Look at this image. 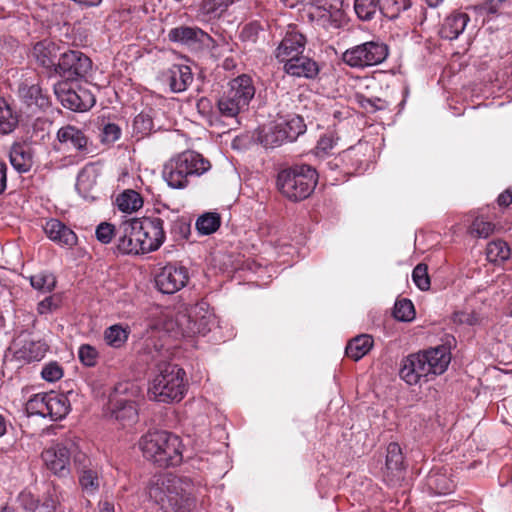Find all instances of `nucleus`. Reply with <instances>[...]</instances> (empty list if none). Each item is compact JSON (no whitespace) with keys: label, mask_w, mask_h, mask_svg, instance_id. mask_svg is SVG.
Returning a JSON list of instances; mask_svg holds the SVG:
<instances>
[{"label":"nucleus","mask_w":512,"mask_h":512,"mask_svg":"<svg viewBox=\"0 0 512 512\" xmlns=\"http://www.w3.org/2000/svg\"><path fill=\"white\" fill-rule=\"evenodd\" d=\"M78 356L81 363L87 367H93L98 361V351L89 344H83L79 347Z\"/></svg>","instance_id":"obj_54"},{"label":"nucleus","mask_w":512,"mask_h":512,"mask_svg":"<svg viewBox=\"0 0 512 512\" xmlns=\"http://www.w3.org/2000/svg\"><path fill=\"white\" fill-rule=\"evenodd\" d=\"M278 120L280 121L282 128L285 130V134H287L290 142L296 140L306 131V125L303 118L297 114L279 116Z\"/></svg>","instance_id":"obj_35"},{"label":"nucleus","mask_w":512,"mask_h":512,"mask_svg":"<svg viewBox=\"0 0 512 512\" xmlns=\"http://www.w3.org/2000/svg\"><path fill=\"white\" fill-rule=\"evenodd\" d=\"M31 286L42 292H51L56 286V278L52 273L43 271L30 277Z\"/></svg>","instance_id":"obj_47"},{"label":"nucleus","mask_w":512,"mask_h":512,"mask_svg":"<svg viewBox=\"0 0 512 512\" xmlns=\"http://www.w3.org/2000/svg\"><path fill=\"white\" fill-rule=\"evenodd\" d=\"M164 82L174 93L185 91L193 81V74L189 66L174 64L163 74Z\"/></svg>","instance_id":"obj_21"},{"label":"nucleus","mask_w":512,"mask_h":512,"mask_svg":"<svg viewBox=\"0 0 512 512\" xmlns=\"http://www.w3.org/2000/svg\"><path fill=\"white\" fill-rule=\"evenodd\" d=\"M373 347V339L368 334H361L350 340L346 346V355L355 361L364 357Z\"/></svg>","instance_id":"obj_32"},{"label":"nucleus","mask_w":512,"mask_h":512,"mask_svg":"<svg viewBox=\"0 0 512 512\" xmlns=\"http://www.w3.org/2000/svg\"><path fill=\"white\" fill-rule=\"evenodd\" d=\"M75 465L78 469L79 484L87 496L95 495L100 488L99 470L85 453L75 455Z\"/></svg>","instance_id":"obj_12"},{"label":"nucleus","mask_w":512,"mask_h":512,"mask_svg":"<svg viewBox=\"0 0 512 512\" xmlns=\"http://www.w3.org/2000/svg\"><path fill=\"white\" fill-rule=\"evenodd\" d=\"M138 224L136 218H130L122 221L117 227L116 248L121 254H142L141 241L136 235Z\"/></svg>","instance_id":"obj_14"},{"label":"nucleus","mask_w":512,"mask_h":512,"mask_svg":"<svg viewBox=\"0 0 512 512\" xmlns=\"http://www.w3.org/2000/svg\"><path fill=\"white\" fill-rule=\"evenodd\" d=\"M421 354L425 360L429 376L443 374L451 361L450 351L444 345L422 351Z\"/></svg>","instance_id":"obj_18"},{"label":"nucleus","mask_w":512,"mask_h":512,"mask_svg":"<svg viewBox=\"0 0 512 512\" xmlns=\"http://www.w3.org/2000/svg\"><path fill=\"white\" fill-rule=\"evenodd\" d=\"M89 180H90V175H89V174H87V173H85V172L81 173V174L78 176V180H77V187H78V188L83 187V186L85 185V183H86L87 181H89Z\"/></svg>","instance_id":"obj_63"},{"label":"nucleus","mask_w":512,"mask_h":512,"mask_svg":"<svg viewBox=\"0 0 512 512\" xmlns=\"http://www.w3.org/2000/svg\"><path fill=\"white\" fill-rule=\"evenodd\" d=\"M210 168V161L201 154L185 151L169 160L164 166L163 177L171 188L184 189L191 178L203 175Z\"/></svg>","instance_id":"obj_4"},{"label":"nucleus","mask_w":512,"mask_h":512,"mask_svg":"<svg viewBox=\"0 0 512 512\" xmlns=\"http://www.w3.org/2000/svg\"><path fill=\"white\" fill-rule=\"evenodd\" d=\"M120 135V127L114 123H108L102 129V133L100 135L101 142L105 144L114 143L120 138Z\"/></svg>","instance_id":"obj_56"},{"label":"nucleus","mask_w":512,"mask_h":512,"mask_svg":"<svg viewBox=\"0 0 512 512\" xmlns=\"http://www.w3.org/2000/svg\"><path fill=\"white\" fill-rule=\"evenodd\" d=\"M486 256L489 262H503L510 257V248L508 244L501 239L493 240L487 245Z\"/></svg>","instance_id":"obj_41"},{"label":"nucleus","mask_w":512,"mask_h":512,"mask_svg":"<svg viewBox=\"0 0 512 512\" xmlns=\"http://www.w3.org/2000/svg\"><path fill=\"white\" fill-rule=\"evenodd\" d=\"M7 187V166L4 162H0V195Z\"/></svg>","instance_id":"obj_60"},{"label":"nucleus","mask_w":512,"mask_h":512,"mask_svg":"<svg viewBox=\"0 0 512 512\" xmlns=\"http://www.w3.org/2000/svg\"><path fill=\"white\" fill-rule=\"evenodd\" d=\"M225 96H227L230 101L236 103L239 107H241L243 110L246 109L247 105L244 104L240 99H238L237 97H234V95L232 94L231 91L229 90H226L224 93H223Z\"/></svg>","instance_id":"obj_62"},{"label":"nucleus","mask_w":512,"mask_h":512,"mask_svg":"<svg viewBox=\"0 0 512 512\" xmlns=\"http://www.w3.org/2000/svg\"><path fill=\"white\" fill-rule=\"evenodd\" d=\"M234 97L240 99L247 106L255 95V87L252 78L246 74L232 79L228 84V89Z\"/></svg>","instance_id":"obj_27"},{"label":"nucleus","mask_w":512,"mask_h":512,"mask_svg":"<svg viewBox=\"0 0 512 512\" xmlns=\"http://www.w3.org/2000/svg\"><path fill=\"white\" fill-rule=\"evenodd\" d=\"M83 453L74 438H67L42 452V459L46 467L55 475L66 476L69 473L70 458Z\"/></svg>","instance_id":"obj_7"},{"label":"nucleus","mask_w":512,"mask_h":512,"mask_svg":"<svg viewBox=\"0 0 512 512\" xmlns=\"http://www.w3.org/2000/svg\"><path fill=\"white\" fill-rule=\"evenodd\" d=\"M43 229L47 237L60 246L73 247L77 243L74 231L58 219H49Z\"/></svg>","instance_id":"obj_20"},{"label":"nucleus","mask_w":512,"mask_h":512,"mask_svg":"<svg viewBox=\"0 0 512 512\" xmlns=\"http://www.w3.org/2000/svg\"><path fill=\"white\" fill-rule=\"evenodd\" d=\"M334 147V140L331 136H324L318 141L317 148L325 153L332 150Z\"/></svg>","instance_id":"obj_59"},{"label":"nucleus","mask_w":512,"mask_h":512,"mask_svg":"<svg viewBox=\"0 0 512 512\" xmlns=\"http://www.w3.org/2000/svg\"><path fill=\"white\" fill-rule=\"evenodd\" d=\"M57 306L54 297L49 296L38 303L37 311L39 314H47L54 311Z\"/></svg>","instance_id":"obj_57"},{"label":"nucleus","mask_w":512,"mask_h":512,"mask_svg":"<svg viewBox=\"0 0 512 512\" xmlns=\"http://www.w3.org/2000/svg\"><path fill=\"white\" fill-rule=\"evenodd\" d=\"M194 490L190 478L165 474L150 484L148 495L164 512H191L195 507Z\"/></svg>","instance_id":"obj_1"},{"label":"nucleus","mask_w":512,"mask_h":512,"mask_svg":"<svg viewBox=\"0 0 512 512\" xmlns=\"http://www.w3.org/2000/svg\"><path fill=\"white\" fill-rule=\"evenodd\" d=\"M507 1L508 0H486L482 3L481 9L484 10L487 14L494 15L498 13L500 5Z\"/></svg>","instance_id":"obj_58"},{"label":"nucleus","mask_w":512,"mask_h":512,"mask_svg":"<svg viewBox=\"0 0 512 512\" xmlns=\"http://www.w3.org/2000/svg\"><path fill=\"white\" fill-rule=\"evenodd\" d=\"M64 375L63 367L56 361L45 364L41 370V377L47 382H56Z\"/></svg>","instance_id":"obj_53"},{"label":"nucleus","mask_w":512,"mask_h":512,"mask_svg":"<svg viewBox=\"0 0 512 512\" xmlns=\"http://www.w3.org/2000/svg\"><path fill=\"white\" fill-rule=\"evenodd\" d=\"M57 140L68 150L77 153H89V139L85 133L74 125H65L57 131Z\"/></svg>","instance_id":"obj_16"},{"label":"nucleus","mask_w":512,"mask_h":512,"mask_svg":"<svg viewBox=\"0 0 512 512\" xmlns=\"http://www.w3.org/2000/svg\"><path fill=\"white\" fill-rule=\"evenodd\" d=\"M55 94L62 105L72 111H86L95 104V98L89 90L82 87L72 89L68 83L55 86Z\"/></svg>","instance_id":"obj_11"},{"label":"nucleus","mask_w":512,"mask_h":512,"mask_svg":"<svg viewBox=\"0 0 512 512\" xmlns=\"http://www.w3.org/2000/svg\"><path fill=\"white\" fill-rule=\"evenodd\" d=\"M497 202L499 206H508L512 202V194L509 191H504L498 196Z\"/></svg>","instance_id":"obj_61"},{"label":"nucleus","mask_w":512,"mask_h":512,"mask_svg":"<svg viewBox=\"0 0 512 512\" xmlns=\"http://www.w3.org/2000/svg\"><path fill=\"white\" fill-rule=\"evenodd\" d=\"M311 15L326 28H338L342 16L341 0H320Z\"/></svg>","instance_id":"obj_19"},{"label":"nucleus","mask_w":512,"mask_h":512,"mask_svg":"<svg viewBox=\"0 0 512 512\" xmlns=\"http://www.w3.org/2000/svg\"><path fill=\"white\" fill-rule=\"evenodd\" d=\"M221 217L216 212H206L198 217L196 229L202 235H210L218 230Z\"/></svg>","instance_id":"obj_43"},{"label":"nucleus","mask_w":512,"mask_h":512,"mask_svg":"<svg viewBox=\"0 0 512 512\" xmlns=\"http://www.w3.org/2000/svg\"><path fill=\"white\" fill-rule=\"evenodd\" d=\"M10 163L19 173L28 172L32 165V154L30 148L23 144H14L9 153Z\"/></svg>","instance_id":"obj_29"},{"label":"nucleus","mask_w":512,"mask_h":512,"mask_svg":"<svg viewBox=\"0 0 512 512\" xmlns=\"http://www.w3.org/2000/svg\"><path fill=\"white\" fill-rule=\"evenodd\" d=\"M48 345L41 340L25 341L22 347L16 352L19 359L27 362L41 360L48 351Z\"/></svg>","instance_id":"obj_33"},{"label":"nucleus","mask_w":512,"mask_h":512,"mask_svg":"<svg viewBox=\"0 0 512 512\" xmlns=\"http://www.w3.org/2000/svg\"><path fill=\"white\" fill-rule=\"evenodd\" d=\"M469 21L470 17L468 14L463 12H453L446 17L444 23L442 24L440 30L442 38L448 40L457 39L459 35L462 34L465 30V27Z\"/></svg>","instance_id":"obj_26"},{"label":"nucleus","mask_w":512,"mask_h":512,"mask_svg":"<svg viewBox=\"0 0 512 512\" xmlns=\"http://www.w3.org/2000/svg\"><path fill=\"white\" fill-rule=\"evenodd\" d=\"M112 408V416L119 422L125 425L126 423H132L137 420L138 411L136 408V403H128L122 400L111 401Z\"/></svg>","instance_id":"obj_36"},{"label":"nucleus","mask_w":512,"mask_h":512,"mask_svg":"<svg viewBox=\"0 0 512 512\" xmlns=\"http://www.w3.org/2000/svg\"><path fill=\"white\" fill-rule=\"evenodd\" d=\"M393 315L399 321H411L415 316L412 301L406 298L397 300L394 305Z\"/></svg>","instance_id":"obj_49"},{"label":"nucleus","mask_w":512,"mask_h":512,"mask_svg":"<svg viewBox=\"0 0 512 512\" xmlns=\"http://www.w3.org/2000/svg\"><path fill=\"white\" fill-rule=\"evenodd\" d=\"M412 279L415 285L422 291H427L430 288L431 282L428 275V267L426 264H418L412 272Z\"/></svg>","instance_id":"obj_52"},{"label":"nucleus","mask_w":512,"mask_h":512,"mask_svg":"<svg viewBox=\"0 0 512 512\" xmlns=\"http://www.w3.org/2000/svg\"><path fill=\"white\" fill-rule=\"evenodd\" d=\"M495 231V224L486 221L483 217H477L470 227L471 235L478 238H488Z\"/></svg>","instance_id":"obj_51"},{"label":"nucleus","mask_w":512,"mask_h":512,"mask_svg":"<svg viewBox=\"0 0 512 512\" xmlns=\"http://www.w3.org/2000/svg\"><path fill=\"white\" fill-rule=\"evenodd\" d=\"M48 393L33 395L26 403V411L29 415H37L46 418Z\"/></svg>","instance_id":"obj_48"},{"label":"nucleus","mask_w":512,"mask_h":512,"mask_svg":"<svg viewBox=\"0 0 512 512\" xmlns=\"http://www.w3.org/2000/svg\"><path fill=\"white\" fill-rule=\"evenodd\" d=\"M133 134L138 138H143L149 135L154 129L152 116L147 112L139 113L133 121Z\"/></svg>","instance_id":"obj_46"},{"label":"nucleus","mask_w":512,"mask_h":512,"mask_svg":"<svg viewBox=\"0 0 512 512\" xmlns=\"http://www.w3.org/2000/svg\"><path fill=\"white\" fill-rule=\"evenodd\" d=\"M116 204L122 212L132 213L143 206V199L137 191L127 189L117 196Z\"/></svg>","instance_id":"obj_38"},{"label":"nucleus","mask_w":512,"mask_h":512,"mask_svg":"<svg viewBox=\"0 0 512 512\" xmlns=\"http://www.w3.org/2000/svg\"><path fill=\"white\" fill-rule=\"evenodd\" d=\"M168 37L170 41L179 42L185 45L200 42L205 46H209V43L214 42V40L203 30L186 26L171 29Z\"/></svg>","instance_id":"obj_22"},{"label":"nucleus","mask_w":512,"mask_h":512,"mask_svg":"<svg viewBox=\"0 0 512 512\" xmlns=\"http://www.w3.org/2000/svg\"><path fill=\"white\" fill-rule=\"evenodd\" d=\"M138 445L143 456L159 466H176L182 461L181 440L167 431H149Z\"/></svg>","instance_id":"obj_3"},{"label":"nucleus","mask_w":512,"mask_h":512,"mask_svg":"<svg viewBox=\"0 0 512 512\" xmlns=\"http://www.w3.org/2000/svg\"><path fill=\"white\" fill-rule=\"evenodd\" d=\"M427 485L436 494H448L453 491V482L445 474L431 471L427 477Z\"/></svg>","instance_id":"obj_42"},{"label":"nucleus","mask_w":512,"mask_h":512,"mask_svg":"<svg viewBox=\"0 0 512 512\" xmlns=\"http://www.w3.org/2000/svg\"><path fill=\"white\" fill-rule=\"evenodd\" d=\"M190 279L188 269L177 263H168L155 275V285L163 294H174L184 288Z\"/></svg>","instance_id":"obj_10"},{"label":"nucleus","mask_w":512,"mask_h":512,"mask_svg":"<svg viewBox=\"0 0 512 512\" xmlns=\"http://www.w3.org/2000/svg\"><path fill=\"white\" fill-rule=\"evenodd\" d=\"M283 70L292 77L314 79L319 74L320 68L313 58L302 53L284 63Z\"/></svg>","instance_id":"obj_17"},{"label":"nucleus","mask_w":512,"mask_h":512,"mask_svg":"<svg viewBox=\"0 0 512 512\" xmlns=\"http://www.w3.org/2000/svg\"><path fill=\"white\" fill-rule=\"evenodd\" d=\"M92 69V61L78 50L61 53L57 62L56 73L67 80L85 77Z\"/></svg>","instance_id":"obj_8"},{"label":"nucleus","mask_w":512,"mask_h":512,"mask_svg":"<svg viewBox=\"0 0 512 512\" xmlns=\"http://www.w3.org/2000/svg\"><path fill=\"white\" fill-rule=\"evenodd\" d=\"M95 235L99 242L108 244L114 237L117 238V228L110 223L103 222L97 226Z\"/></svg>","instance_id":"obj_55"},{"label":"nucleus","mask_w":512,"mask_h":512,"mask_svg":"<svg viewBox=\"0 0 512 512\" xmlns=\"http://www.w3.org/2000/svg\"><path fill=\"white\" fill-rule=\"evenodd\" d=\"M399 376L409 385L418 384L421 379L428 381V371L421 352L413 353L401 361Z\"/></svg>","instance_id":"obj_15"},{"label":"nucleus","mask_w":512,"mask_h":512,"mask_svg":"<svg viewBox=\"0 0 512 512\" xmlns=\"http://www.w3.org/2000/svg\"><path fill=\"white\" fill-rule=\"evenodd\" d=\"M106 343L114 348H120L128 339V332L118 324L112 325L104 332Z\"/></svg>","instance_id":"obj_45"},{"label":"nucleus","mask_w":512,"mask_h":512,"mask_svg":"<svg viewBox=\"0 0 512 512\" xmlns=\"http://www.w3.org/2000/svg\"><path fill=\"white\" fill-rule=\"evenodd\" d=\"M354 9L361 20H371L380 13V0H355Z\"/></svg>","instance_id":"obj_44"},{"label":"nucleus","mask_w":512,"mask_h":512,"mask_svg":"<svg viewBox=\"0 0 512 512\" xmlns=\"http://www.w3.org/2000/svg\"><path fill=\"white\" fill-rule=\"evenodd\" d=\"M21 95L29 106L34 105L40 109H46L50 104L48 96L38 85L21 89Z\"/></svg>","instance_id":"obj_39"},{"label":"nucleus","mask_w":512,"mask_h":512,"mask_svg":"<svg viewBox=\"0 0 512 512\" xmlns=\"http://www.w3.org/2000/svg\"><path fill=\"white\" fill-rule=\"evenodd\" d=\"M217 106L222 117L230 118L234 120L235 123H238L237 116L241 111H243L241 107L230 101V99L224 94L218 99Z\"/></svg>","instance_id":"obj_50"},{"label":"nucleus","mask_w":512,"mask_h":512,"mask_svg":"<svg viewBox=\"0 0 512 512\" xmlns=\"http://www.w3.org/2000/svg\"><path fill=\"white\" fill-rule=\"evenodd\" d=\"M138 237L141 241L142 254L156 251L165 241L163 220L159 217L136 218Z\"/></svg>","instance_id":"obj_9"},{"label":"nucleus","mask_w":512,"mask_h":512,"mask_svg":"<svg viewBox=\"0 0 512 512\" xmlns=\"http://www.w3.org/2000/svg\"><path fill=\"white\" fill-rule=\"evenodd\" d=\"M46 417L52 421L63 419L70 410V402L64 394L48 393Z\"/></svg>","instance_id":"obj_28"},{"label":"nucleus","mask_w":512,"mask_h":512,"mask_svg":"<svg viewBox=\"0 0 512 512\" xmlns=\"http://www.w3.org/2000/svg\"><path fill=\"white\" fill-rule=\"evenodd\" d=\"M404 464L402 450L398 443L392 442L387 446L386 469L393 477H399Z\"/></svg>","instance_id":"obj_37"},{"label":"nucleus","mask_w":512,"mask_h":512,"mask_svg":"<svg viewBox=\"0 0 512 512\" xmlns=\"http://www.w3.org/2000/svg\"><path fill=\"white\" fill-rule=\"evenodd\" d=\"M185 376L184 369L177 364H158L157 374L149 383V399L160 403L181 401L187 391Z\"/></svg>","instance_id":"obj_2"},{"label":"nucleus","mask_w":512,"mask_h":512,"mask_svg":"<svg viewBox=\"0 0 512 512\" xmlns=\"http://www.w3.org/2000/svg\"><path fill=\"white\" fill-rule=\"evenodd\" d=\"M260 142L266 148H275L283 145L284 143L290 142L285 134V130L280 125L278 118L274 124L271 125L267 131H264L260 135Z\"/></svg>","instance_id":"obj_34"},{"label":"nucleus","mask_w":512,"mask_h":512,"mask_svg":"<svg viewBox=\"0 0 512 512\" xmlns=\"http://www.w3.org/2000/svg\"><path fill=\"white\" fill-rule=\"evenodd\" d=\"M100 512H115L114 506L111 503L105 501L100 504Z\"/></svg>","instance_id":"obj_64"},{"label":"nucleus","mask_w":512,"mask_h":512,"mask_svg":"<svg viewBox=\"0 0 512 512\" xmlns=\"http://www.w3.org/2000/svg\"><path fill=\"white\" fill-rule=\"evenodd\" d=\"M19 114L4 98L0 97V134L12 133L19 124Z\"/></svg>","instance_id":"obj_30"},{"label":"nucleus","mask_w":512,"mask_h":512,"mask_svg":"<svg viewBox=\"0 0 512 512\" xmlns=\"http://www.w3.org/2000/svg\"><path fill=\"white\" fill-rule=\"evenodd\" d=\"M233 1L234 0H203L198 7L196 19L203 23L218 19Z\"/></svg>","instance_id":"obj_23"},{"label":"nucleus","mask_w":512,"mask_h":512,"mask_svg":"<svg viewBox=\"0 0 512 512\" xmlns=\"http://www.w3.org/2000/svg\"><path fill=\"white\" fill-rule=\"evenodd\" d=\"M59 47L51 41L38 42L33 48V56L37 62L45 68H54L60 58Z\"/></svg>","instance_id":"obj_24"},{"label":"nucleus","mask_w":512,"mask_h":512,"mask_svg":"<svg viewBox=\"0 0 512 512\" xmlns=\"http://www.w3.org/2000/svg\"><path fill=\"white\" fill-rule=\"evenodd\" d=\"M318 182L316 170L306 164L293 165L281 170L277 176V187L281 194L297 202L308 198Z\"/></svg>","instance_id":"obj_5"},{"label":"nucleus","mask_w":512,"mask_h":512,"mask_svg":"<svg viewBox=\"0 0 512 512\" xmlns=\"http://www.w3.org/2000/svg\"><path fill=\"white\" fill-rule=\"evenodd\" d=\"M142 389L134 381H122L116 384L111 401L122 400L128 403H137L141 398Z\"/></svg>","instance_id":"obj_31"},{"label":"nucleus","mask_w":512,"mask_h":512,"mask_svg":"<svg viewBox=\"0 0 512 512\" xmlns=\"http://www.w3.org/2000/svg\"><path fill=\"white\" fill-rule=\"evenodd\" d=\"M306 38L296 27L289 26L283 39L275 50V57L280 63H286L300 56L305 50Z\"/></svg>","instance_id":"obj_13"},{"label":"nucleus","mask_w":512,"mask_h":512,"mask_svg":"<svg viewBox=\"0 0 512 512\" xmlns=\"http://www.w3.org/2000/svg\"><path fill=\"white\" fill-rule=\"evenodd\" d=\"M410 7L411 0H380V13L390 20L398 18Z\"/></svg>","instance_id":"obj_40"},{"label":"nucleus","mask_w":512,"mask_h":512,"mask_svg":"<svg viewBox=\"0 0 512 512\" xmlns=\"http://www.w3.org/2000/svg\"><path fill=\"white\" fill-rule=\"evenodd\" d=\"M194 316L193 312L189 314L184 312L177 313L175 322L181 335L188 337L196 334L205 335L209 330L204 317L200 321H197L194 319Z\"/></svg>","instance_id":"obj_25"},{"label":"nucleus","mask_w":512,"mask_h":512,"mask_svg":"<svg viewBox=\"0 0 512 512\" xmlns=\"http://www.w3.org/2000/svg\"><path fill=\"white\" fill-rule=\"evenodd\" d=\"M388 54L385 43L372 40L348 48L342 54V61L351 68L365 69L381 64Z\"/></svg>","instance_id":"obj_6"}]
</instances>
